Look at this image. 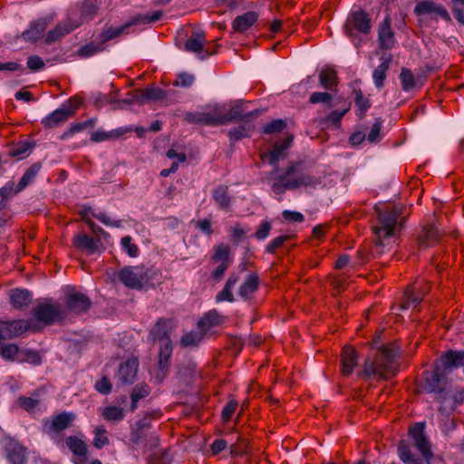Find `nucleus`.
Listing matches in <instances>:
<instances>
[{"label":"nucleus","mask_w":464,"mask_h":464,"mask_svg":"<svg viewBox=\"0 0 464 464\" xmlns=\"http://www.w3.org/2000/svg\"><path fill=\"white\" fill-rule=\"evenodd\" d=\"M314 184V177L302 161L291 162L284 173L279 175L271 186L276 195L284 194L286 190L300 187H308Z\"/></svg>","instance_id":"f257e3e1"},{"label":"nucleus","mask_w":464,"mask_h":464,"mask_svg":"<svg viewBox=\"0 0 464 464\" xmlns=\"http://www.w3.org/2000/svg\"><path fill=\"white\" fill-rule=\"evenodd\" d=\"M401 214V208L394 206L391 209L380 212L378 215V222L372 226V231L376 237L375 246L372 250V254H381V247L385 245V240L394 234L399 217Z\"/></svg>","instance_id":"f03ea898"},{"label":"nucleus","mask_w":464,"mask_h":464,"mask_svg":"<svg viewBox=\"0 0 464 464\" xmlns=\"http://www.w3.org/2000/svg\"><path fill=\"white\" fill-rule=\"evenodd\" d=\"M118 280L130 289L140 290L158 276V271L146 266H128L117 272Z\"/></svg>","instance_id":"7ed1b4c3"},{"label":"nucleus","mask_w":464,"mask_h":464,"mask_svg":"<svg viewBox=\"0 0 464 464\" xmlns=\"http://www.w3.org/2000/svg\"><path fill=\"white\" fill-rule=\"evenodd\" d=\"M429 291L428 285L414 283L408 285L397 303L392 306V313L397 316L404 317L401 312L411 310L413 314L419 311V305Z\"/></svg>","instance_id":"20e7f679"},{"label":"nucleus","mask_w":464,"mask_h":464,"mask_svg":"<svg viewBox=\"0 0 464 464\" xmlns=\"http://www.w3.org/2000/svg\"><path fill=\"white\" fill-rule=\"evenodd\" d=\"M53 321H0V341L41 332Z\"/></svg>","instance_id":"39448f33"},{"label":"nucleus","mask_w":464,"mask_h":464,"mask_svg":"<svg viewBox=\"0 0 464 464\" xmlns=\"http://www.w3.org/2000/svg\"><path fill=\"white\" fill-rule=\"evenodd\" d=\"M450 371H446L439 363H437L432 372H425V384L423 390L427 393L433 394L434 399L440 402L445 394L449 392V387L450 385V380L447 375Z\"/></svg>","instance_id":"423d86ee"},{"label":"nucleus","mask_w":464,"mask_h":464,"mask_svg":"<svg viewBox=\"0 0 464 464\" xmlns=\"http://www.w3.org/2000/svg\"><path fill=\"white\" fill-rule=\"evenodd\" d=\"M162 16L161 11H155L150 15L149 14H139L131 19L129 23L119 26L112 27L109 26L102 30L101 33V41L105 44L106 42L115 39L123 34H129L128 29L135 24H150L159 21Z\"/></svg>","instance_id":"0eeeda50"},{"label":"nucleus","mask_w":464,"mask_h":464,"mask_svg":"<svg viewBox=\"0 0 464 464\" xmlns=\"http://www.w3.org/2000/svg\"><path fill=\"white\" fill-rule=\"evenodd\" d=\"M220 321H198L195 328L185 332L180 338L179 344L183 348H197L202 342L205 334L213 326L219 324Z\"/></svg>","instance_id":"6e6552de"},{"label":"nucleus","mask_w":464,"mask_h":464,"mask_svg":"<svg viewBox=\"0 0 464 464\" xmlns=\"http://www.w3.org/2000/svg\"><path fill=\"white\" fill-rule=\"evenodd\" d=\"M63 304L64 316L67 313L80 315L90 309L92 301L85 294L71 289L65 294Z\"/></svg>","instance_id":"1a4fd4ad"},{"label":"nucleus","mask_w":464,"mask_h":464,"mask_svg":"<svg viewBox=\"0 0 464 464\" xmlns=\"http://www.w3.org/2000/svg\"><path fill=\"white\" fill-rule=\"evenodd\" d=\"M34 319H56L64 316L63 304L52 298L39 300L32 309Z\"/></svg>","instance_id":"9d476101"},{"label":"nucleus","mask_w":464,"mask_h":464,"mask_svg":"<svg viewBox=\"0 0 464 464\" xmlns=\"http://www.w3.org/2000/svg\"><path fill=\"white\" fill-rule=\"evenodd\" d=\"M423 423H416L409 429V435L413 440V446L420 452L427 464H430L433 458L431 444L424 432Z\"/></svg>","instance_id":"9b49d317"},{"label":"nucleus","mask_w":464,"mask_h":464,"mask_svg":"<svg viewBox=\"0 0 464 464\" xmlns=\"http://www.w3.org/2000/svg\"><path fill=\"white\" fill-rule=\"evenodd\" d=\"M377 34V42L380 50L390 51L398 44L395 33L392 28V18L389 14L378 24Z\"/></svg>","instance_id":"f8f14e48"},{"label":"nucleus","mask_w":464,"mask_h":464,"mask_svg":"<svg viewBox=\"0 0 464 464\" xmlns=\"http://www.w3.org/2000/svg\"><path fill=\"white\" fill-rule=\"evenodd\" d=\"M173 352L172 342L169 336L160 338V351L158 359L157 379L161 382L167 375L169 366L170 358Z\"/></svg>","instance_id":"ddd939ff"},{"label":"nucleus","mask_w":464,"mask_h":464,"mask_svg":"<svg viewBox=\"0 0 464 464\" xmlns=\"http://www.w3.org/2000/svg\"><path fill=\"white\" fill-rule=\"evenodd\" d=\"M75 415L72 412H62L54 416L52 420H45L44 421V432L51 438H54L59 432L70 428Z\"/></svg>","instance_id":"4468645a"},{"label":"nucleus","mask_w":464,"mask_h":464,"mask_svg":"<svg viewBox=\"0 0 464 464\" xmlns=\"http://www.w3.org/2000/svg\"><path fill=\"white\" fill-rule=\"evenodd\" d=\"M206 43L207 39L203 32H193L185 42L184 50L198 53V57L203 60L216 53L215 50L211 51L209 47L206 45Z\"/></svg>","instance_id":"2eb2a0df"},{"label":"nucleus","mask_w":464,"mask_h":464,"mask_svg":"<svg viewBox=\"0 0 464 464\" xmlns=\"http://www.w3.org/2000/svg\"><path fill=\"white\" fill-rule=\"evenodd\" d=\"M292 141V137H286L283 140L276 142L270 151L261 154V160L275 168V170L270 172V177L276 173L279 160L286 157L285 150L290 147Z\"/></svg>","instance_id":"dca6fc26"},{"label":"nucleus","mask_w":464,"mask_h":464,"mask_svg":"<svg viewBox=\"0 0 464 464\" xmlns=\"http://www.w3.org/2000/svg\"><path fill=\"white\" fill-rule=\"evenodd\" d=\"M138 369L139 360L136 357L128 358L121 362L116 374L117 384L130 385L134 383L137 379Z\"/></svg>","instance_id":"f3484780"},{"label":"nucleus","mask_w":464,"mask_h":464,"mask_svg":"<svg viewBox=\"0 0 464 464\" xmlns=\"http://www.w3.org/2000/svg\"><path fill=\"white\" fill-rule=\"evenodd\" d=\"M350 25H352L353 28L358 32L368 34L372 29V20L366 12L359 10L351 14V16L348 19V24L345 26L347 34L350 37H353V34L352 32V28H350Z\"/></svg>","instance_id":"a211bd4d"},{"label":"nucleus","mask_w":464,"mask_h":464,"mask_svg":"<svg viewBox=\"0 0 464 464\" xmlns=\"http://www.w3.org/2000/svg\"><path fill=\"white\" fill-rule=\"evenodd\" d=\"M75 109L63 105L44 117L41 123L45 129H54L65 123L74 115Z\"/></svg>","instance_id":"6ab92c4d"},{"label":"nucleus","mask_w":464,"mask_h":464,"mask_svg":"<svg viewBox=\"0 0 464 464\" xmlns=\"http://www.w3.org/2000/svg\"><path fill=\"white\" fill-rule=\"evenodd\" d=\"M441 234L433 224H427L421 227L417 236V247L420 251L434 246L440 242Z\"/></svg>","instance_id":"aec40b11"},{"label":"nucleus","mask_w":464,"mask_h":464,"mask_svg":"<svg viewBox=\"0 0 464 464\" xmlns=\"http://www.w3.org/2000/svg\"><path fill=\"white\" fill-rule=\"evenodd\" d=\"M414 14L419 16L424 14H435L447 22L451 20L447 9L442 5L437 4L432 0L419 2L414 7Z\"/></svg>","instance_id":"412c9836"},{"label":"nucleus","mask_w":464,"mask_h":464,"mask_svg":"<svg viewBox=\"0 0 464 464\" xmlns=\"http://www.w3.org/2000/svg\"><path fill=\"white\" fill-rule=\"evenodd\" d=\"M382 330L378 331L375 334V337L372 343V348L378 350L381 353V355L383 356L384 362L382 367L386 369H390V362H393L394 360L398 357L399 352L398 349L393 345H384L380 344V340L382 336Z\"/></svg>","instance_id":"4be33fe9"},{"label":"nucleus","mask_w":464,"mask_h":464,"mask_svg":"<svg viewBox=\"0 0 464 464\" xmlns=\"http://www.w3.org/2000/svg\"><path fill=\"white\" fill-rule=\"evenodd\" d=\"M383 362L384 359L382 355H381V359L378 364L370 358L366 359L363 363V371L362 373H360V375L365 377L379 375L382 378H386V374H395L396 371L393 368V362H390V369H386L382 367Z\"/></svg>","instance_id":"5701e85b"},{"label":"nucleus","mask_w":464,"mask_h":464,"mask_svg":"<svg viewBox=\"0 0 464 464\" xmlns=\"http://www.w3.org/2000/svg\"><path fill=\"white\" fill-rule=\"evenodd\" d=\"M448 392L440 402V411L445 415H449L457 404L464 401V390H455L450 384Z\"/></svg>","instance_id":"b1692460"},{"label":"nucleus","mask_w":464,"mask_h":464,"mask_svg":"<svg viewBox=\"0 0 464 464\" xmlns=\"http://www.w3.org/2000/svg\"><path fill=\"white\" fill-rule=\"evenodd\" d=\"M73 246L87 254L92 255L100 250L102 246L100 239H95L85 233H79L73 237Z\"/></svg>","instance_id":"393cba45"},{"label":"nucleus","mask_w":464,"mask_h":464,"mask_svg":"<svg viewBox=\"0 0 464 464\" xmlns=\"http://www.w3.org/2000/svg\"><path fill=\"white\" fill-rule=\"evenodd\" d=\"M223 120L218 104L208 105L201 111V125L211 127L226 125V121Z\"/></svg>","instance_id":"a878e982"},{"label":"nucleus","mask_w":464,"mask_h":464,"mask_svg":"<svg viewBox=\"0 0 464 464\" xmlns=\"http://www.w3.org/2000/svg\"><path fill=\"white\" fill-rule=\"evenodd\" d=\"M259 285L258 275L256 273L248 274L238 289V295L245 301L253 299L254 295L258 291Z\"/></svg>","instance_id":"bb28decb"},{"label":"nucleus","mask_w":464,"mask_h":464,"mask_svg":"<svg viewBox=\"0 0 464 464\" xmlns=\"http://www.w3.org/2000/svg\"><path fill=\"white\" fill-rule=\"evenodd\" d=\"M133 128L131 126H124L120 127L110 131H105L102 130H98L92 133L91 140L92 142H102L107 140H116L121 138L128 133H131Z\"/></svg>","instance_id":"cd10ccee"},{"label":"nucleus","mask_w":464,"mask_h":464,"mask_svg":"<svg viewBox=\"0 0 464 464\" xmlns=\"http://www.w3.org/2000/svg\"><path fill=\"white\" fill-rule=\"evenodd\" d=\"M33 299V294L27 289L14 288L9 292V300L11 305L15 309L26 307Z\"/></svg>","instance_id":"c85d7f7f"},{"label":"nucleus","mask_w":464,"mask_h":464,"mask_svg":"<svg viewBox=\"0 0 464 464\" xmlns=\"http://www.w3.org/2000/svg\"><path fill=\"white\" fill-rule=\"evenodd\" d=\"M257 114V111H253L244 114L241 105L238 103L231 107L228 111H226L224 106L220 105V115L224 118L223 121H226V125L236 121H246L247 118L252 117L254 115L256 116Z\"/></svg>","instance_id":"c756f323"},{"label":"nucleus","mask_w":464,"mask_h":464,"mask_svg":"<svg viewBox=\"0 0 464 464\" xmlns=\"http://www.w3.org/2000/svg\"><path fill=\"white\" fill-rule=\"evenodd\" d=\"M439 364L450 373L452 368L464 365V351H449L440 358Z\"/></svg>","instance_id":"7c9ffc66"},{"label":"nucleus","mask_w":464,"mask_h":464,"mask_svg":"<svg viewBox=\"0 0 464 464\" xmlns=\"http://www.w3.org/2000/svg\"><path fill=\"white\" fill-rule=\"evenodd\" d=\"M380 60L382 63L375 68L372 73L374 85L378 89H382L384 86V82L387 77V71L389 70L392 57L391 54L382 55Z\"/></svg>","instance_id":"2f4dec72"},{"label":"nucleus","mask_w":464,"mask_h":464,"mask_svg":"<svg viewBox=\"0 0 464 464\" xmlns=\"http://www.w3.org/2000/svg\"><path fill=\"white\" fill-rule=\"evenodd\" d=\"M257 18L258 14L256 12L248 11L237 16L232 23V27L237 33H244L257 21Z\"/></svg>","instance_id":"473e14b6"},{"label":"nucleus","mask_w":464,"mask_h":464,"mask_svg":"<svg viewBox=\"0 0 464 464\" xmlns=\"http://www.w3.org/2000/svg\"><path fill=\"white\" fill-rule=\"evenodd\" d=\"M46 25L47 23L44 19H38L31 23L29 28L23 33L22 36L25 41L36 42L42 36Z\"/></svg>","instance_id":"72a5a7b5"},{"label":"nucleus","mask_w":464,"mask_h":464,"mask_svg":"<svg viewBox=\"0 0 464 464\" xmlns=\"http://www.w3.org/2000/svg\"><path fill=\"white\" fill-rule=\"evenodd\" d=\"M254 129L255 126L252 122L244 121L239 126L231 128L228 130L227 135L231 141L236 142L243 138L250 137Z\"/></svg>","instance_id":"f704fd0d"},{"label":"nucleus","mask_w":464,"mask_h":464,"mask_svg":"<svg viewBox=\"0 0 464 464\" xmlns=\"http://www.w3.org/2000/svg\"><path fill=\"white\" fill-rule=\"evenodd\" d=\"M358 354L355 350L349 346H345L343 350L342 356V372L345 375H349L353 368L357 365Z\"/></svg>","instance_id":"c9c22d12"},{"label":"nucleus","mask_w":464,"mask_h":464,"mask_svg":"<svg viewBox=\"0 0 464 464\" xmlns=\"http://www.w3.org/2000/svg\"><path fill=\"white\" fill-rule=\"evenodd\" d=\"M239 280H240L239 275L235 274V273L231 274L229 276L228 279L227 280V283H226L224 288L222 289V291L217 295L216 300L218 302H224V301H227L229 303L234 302L235 298H234V295L232 293V288L235 286V285L237 283L239 282Z\"/></svg>","instance_id":"e433bc0d"},{"label":"nucleus","mask_w":464,"mask_h":464,"mask_svg":"<svg viewBox=\"0 0 464 464\" xmlns=\"http://www.w3.org/2000/svg\"><path fill=\"white\" fill-rule=\"evenodd\" d=\"M212 198L221 209L227 208L231 204L232 198L229 195L228 187L219 185L213 189Z\"/></svg>","instance_id":"4c0bfd02"},{"label":"nucleus","mask_w":464,"mask_h":464,"mask_svg":"<svg viewBox=\"0 0 464 464\" xmlns=\"http://www.w3.org/2000/svg\"><path fill=\"white\" fill-rule=\"evenodd\" d=\"M320 85L326 90H333L337 87V72L333 68H324L319 73Z\"/></svg>","instance_id":"58836bf2"},{"label":"nucleus","mask_w":464,"mask_h":464,"mask_svg":"<svg viewBox=\"0 0 464 464\" xmlns=\"http://www.w3.org/2000/svg\"><path fill=\"white\" fill-rule=\"evenodd\" d=\"M41 163L37 162L33 164L30 168H28L18 182L16 188H14V193H18L24 189L28 185H30L36 176L38 175L41 169Z\"/></svg>","instance_id":"ea45409f"},{"label":"nucleus","mask_w":464,"mask_h":464,"mask_svg":"<svg viewBox=\"0 0 464 464\" xmlns=\"http://www.w3.org/2000/svg\"><path fill=\"white\" fill-rule=\"evenodd\" d=\"M397 453H398L400 459L404 464H422L423 463L422 459H420L417 455H415L411 450L410 447L406 444V442L403 440L400 441L398 448H397Z\"/></svg>","instance_id":"a19ab883"},{"label":"nucleus","mask_w":464,"mask_h":464,"mask_svg":"<svg viewBox=\"0 0 464 464\" xmlns=\"http://www.w3.org/2000/svg\"><path fill=\"white\" fill-rule=\"evenodd\" d=\"M34 144L29 141H20L12 145L7 151V156L15 158L16 160H23L29 156Z\"/></svg>","instance_id":"79ce46f5"},{"label":"nucleus","mask_w":464,"mask_h":464,"mask_svg":"<svg viewBox=\"0 0 464 464\" xmlns=\"http://www.w3.org/2000/svg\"><path fill=\"white\" fill-rule=\"evenodd\" d=\"M138 93V101L140 103L144 104L146 102L150 101H161L166 98V92L160 88H147L144 90L139 89Z\"/></svg>","instance_id":"37998d69"},{"label":"nucleus","mask_w":464,"mask_h":464,"mask_svg":"<svg viewBox=\"0 0 464 464\" xmlns=\"http://www.w3.org/2000/svg\"><path fill=\"white\" fill-rule=\"evenodd\" d=\"M96 124V119L91 118L82 122H74L70 125V127L65 130L61 136L60 140H64L69 137L81 132L86 129H92Z\"/></svg>","instance_id":"c03bdc74"},{"label":"nucleus","mask_w":464,"mask_h":464,"mask_svg":"<svg viewBox=\"0 0 464 464\" xmlns=\"http://www.w3.org/2000/svg\"><path fill=\"white\" fill-rule=\"evenodd\" d=\"M401 89L410 92L416 87L417 82L411 70L402 67L399 75Z\"/></svg>","instance_id":"a18cd8bd"},{"label":"nucleus","mask_w":464,"mask_h":464,"mask_svg":"<svg viewBox=\"0 0 464 464\" xmlns=\"http://www.w3.org/2000/svg\"><path fill=\"white\" fill-rule=\"evenodd\" d=\"M66 445L74 455L82 457L87 453L85 442L76 436H69L66 439Z\"/></svg>","instance_id":"49530a36"},{"label":"nucleus","mask_w":464,"mask_h":464,"mask_svg":"<svg viewBox=\"0 0 464 464\" xmlns=\"http://www.w3.org/2000/svg\"><path fill=\"white\" fill-rule=\"evenodd\" d=\"M7 457L12 464H26L27 461L25 449L20 445L12 446Z\"/></svg>","instance_id":"de8ad7c7"},{"label":"nucleus","mask_w":464,"mask_h":464,"mask_svg":"<svg viewBox=\"0 0 464 464\" xmlns=\"http://www.w3.org/2000/svg\"><path fill=\"white\" fill-rule=\"evenodd\" d=\"M150 393V388L147 384H138L134 387L132 390V392L130 394L131 403H130V411H135L137 409V402L147 397Z\"/></svg>","instance_id":"09e8293b"},{"label":"nucleus","mask_w":464,"mask_h":464,"mask_svg":"<svg viewBox=\"0 0 464 464\" xmlns=\"http://www.w3.org/2000/svg\"><path fill=\"white\" fill-rule=\"evenodd\" d=\"M195 368L196 365L192 362L179 365L177 371L179 379L183 382L188 383L194 376Z\"/></svg>","instance_id":"8fccbe9b"},{"label":"nucleus","mask_w":464,"mask_h":464,"mask_svg":"<svg viewBox=\"0 0 464 464\" xmlns=\"http://www.w3.org/2000/svg\"><path fill=\"white\" fill-rule=\"evenodd\" d=\"M349 108H345L342 111L334 110L332 111L324 119V122L326 126H333L337 129L341 126L342 119L348 112Z\"/></svg>","instance_id":"3c124183"},{"label":"nucleus","mask_w":464,"mask_h":464,"mask_svg":"<svg viewBox=\"0 0 464 464\" xmlns=\"http://www.w3.org/2000/svg\"><path fill=\"white\" fill-rule=\"evenodd\" d=\"M21 349L14 343L0 344V354L5 360H12L17 362V357L20 356Z\"/></svg>","instance_id":"603ef678"},{"label":"nucleus","mask_w":464,"mask_h":464,"mask_svg":"<svg viewBox=\"0 0 464 464\" xmlns=\"http://www.w3.org/2000/svg\"><path fill=\"white\" fill-rule=\"evenodd\" d=\"M41 361V356L37 352L28 349H21L20 356L17 357L19 362H29L34 365L40 364Z\"/></svg>","instance_id":"864d4df0"},{"label":"nucleus","mask_w":464,"mask_h":464,"mask_svg":"<svg viewBox=\"0 0 464 464\" xmlns=\"http://www.w3.org/2000/svg\"><path fill=\"white\" fill-rule=\"evenodd\" d=\"M99 0H85L82 5L81 14L83 19H92L99 8Z\"/></svg>","instance_id":"5fc2aeb1"},{"label":"nucleus","mask_w":464,"mask_h":464,"mask_svg":"<svg viewBox=\"0 0 464 464\" xmlns=\"http://www.w3.org/2000/svg\"><path fill=\"white\" fill-rule=\"evenodd\" d=\"M333 96L329 92H313L309 97V102L312 104L324 103L328 109L332 108Z\"/></svg>","instance_id":"6e6d98bb"},{"label":"nucleus","mask_w":464,"mask_h":464,"mask_svg":"<svg viewBox=\"0 0 464 464\" xmlns=\"http://www.w3.org/2000/svg\"><path fill=\"white\" fill-rule=\"evenodd\" d=\"M102 416L107 420L119 421L124 418V411L121 407L109 406L103 409Z\"/></svg>","instance_id":"4d7b16f0"},{"label":"nucleus","mask_w":464,"mask_h":464,"mask_svg":"<svg viewBox=\"0 0 464 464\" xmlns=\"http://www.w3.org/2000/svg\"><path fill=\"white\" fill-rule=\"evenodd\" d=\"M355 93V105L357 106L359 110V117L362 118L367 111V110L371 107L370 101L363 97L362 92L361 90L354 91Z\"/></svg>","instance_id":"13d9d810"},{"label":"nucleus","mask_w":464,"mask_h":464,"mask_svg":"<svg viewBox=\"0 0 464 464\" xmlns=\"http://www.w3.org/2000/svg\"><path fill=\"white\" fill-rule=\"evenodd\" d=\"M104 48V44L102 41L99 44L90 43L82 46L79 50V53L82 57H89L103 51Z\"/></svg>","instance_id":"bf43d9fd"},{"label":"nucleus","mask_w":464,"mask_h":464,"mask_svg":"<svg viewBox=\"0 0 464 464\" xmlns=\"http://www.w3.org/2000/svg\"><path fill=\"white\" fill-rule=\"evenodd\" d=\"M14 194V183L13 181L7 182L0 188V210L6 206L7 200Z\"/></svg>","instance_id":"052dcab7"},{"label":"nucleus","mask_w":464,"mask_h":464,"mask_svg":"<svg viewBox=\"0 0 464 464\" xmlns=\"http://www.w3.org/2000/svg\"><path fill=\"white\" fill-rule=\"evenodd\" d=\"M214 255L212 260L214 262H227L229 264V247L224 244L218 245L214 247Z\"/></svg>","instance_id":"680f3d73"},{"label":"nucleus","mask_w":464,"mask_h":464,"mask_svg":"<svg viewBox=\"0 0 464 464\" xmlns=\"http://www.w3.org/2000/svg\"><path fill=\"white\" fill-rule=\"evenodd\" d=\"M70 32V28H64L62 25H57L53 30H51L47 33L45 42L46 44L54 43Z\"/></svg>","instance_id":"e2e57ef3"},{"label":"nucleus","mask_w":464,"mask_h":464,"mask_svg":"<svg viewBox=\"0 0 464 464\" xmlns=\"http://www.w3.org/2000/svg\"><path fill=\"white\" fill-rule=\"evenodd\" d=\"M109 443V439L106 436V430L103 426H99L95 429L94 439L92 444L97 449H102Z\"/></svg>","instance_id":"0e129e2a"},{"label":"nucleus","mask_w":464,"mask_h":464,"mask_svg":"<svg viewBox=\"0 0 464 464\" xmlns=\"http://www.w3.org/2000/svg\"><path fill=\"white\" fill-rule=\"evenodd\" d=\"M121 245L122 249L130 256L136 257L139 255V247L136 244L132 243V238L130 236H125L121 238Z\"/></svg>","instance_id":"69168bd1"},{"label":"nucleus","mask_w":464,"mask_h":464,"mask_svg":"<svg viewBox=\"0 0 464 464\" xmlns=\"http://www.w3.org/2000/svg\"><path fill=\"white\" fill-rule=\"evenodd\" d=\"M285 126L286 124L283 120H274L263 127V131L266 134L278 133L281 132Z\"/></svg>","instance_id":"338daca9"},{"label":"nucleus","mask_w":464,"mask_h":464,"mask_svg":"<svg viewBox=\"0 0 464 464\" xmlns=\"http://www.w3.org/2000/svg\"><path fill=\"white\" fill-rule=\"evenodd\" d=\"M290 238L287 235H282L276 237L273 240H271L266 246V251L269 254H274L276 251L282 247L283 245Z\"/></svg>","instance_id":"774afa93"}]
</instances>
